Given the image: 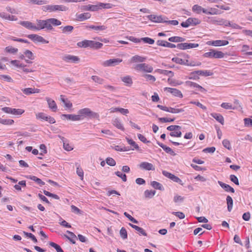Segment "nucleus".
Segmentation results:
<instances>
[{
  "label": "nucleus",
  "instance_id": "7c9ffc66",
  "mask_svg": "<svg viewBox=\"0 0 252 252\" xmlns=\"http://www.w3.org/2000/svg\"><path fill=\"white\" fill-rule=\"evenodd\" d=\"M60 29H62L63 33H66L71 32L74 28L72 26H66L65 27H61Z\"/></svg>",
  "mask_w": 252,
  "mask_h": 252
},
{
  "label": "nucleus",
  "instance_id": "bf43d9fd",
  "mask_svg": "<svg viewBox=\"0 0 252 252\" xmlns=\"http://www.w3.org/2000/svg\"><path fill=\"white\" fill-rule=\"evenodd\" d=\"M30 178L32 180L36 182L38 184L40 185V186H42L45 184V183L44 182H43L40 179H39L35 176H33L31 177Z\"/></svg>",
  "mask_w": 252,
  "mask_h": 252
},
{
  "label": "nucleus",
  "instance_id": "a19ab883",
  "mask_svg": "<svg viewBox=\"0 0 252 252\" xmlns=\"http://www.w3.org/2000/svg\"><path fill=\"white\" fill-rule=\"evenodd\" d=\"M123 82L127 85H131L132 84V80L129 76H126L121 78Z\"/></svg>",
  "mask_w": 252,
  "mask_h": 252
},
{
  "label": "nucleus",
  "instance_id": "0e129e2a",
  "mask_svg": "<svg viewBox=\"0 0 252 252\" xmlns=\"http://www.w3.org/2000/svg\"><path fill=\"white\" fill-rule=\"evenodd\" d=\"M124 214L126 218H127L129 219V220H130L132 222L135 223H138V221L134 218H133L131 215L128 214L127 213L125 212Z\"/></svg>",
  "mask_w": 252,
  "mask_h": 252
},
{
  "label": "nucleus",
  "instance_id": "37998d69",
  "mask_svg": "<svg viewBox=\"0 0 252 252\" xmlns=\"http://www.w3.org/2000/svg\"><path fill=\"white\" fill-rule=\"evenodd\" d=\"M192 10L193 12L200 14L202 12V7L198 4H195L192 6Z\"/></svg>",
  "mask_w": 252,
  "mask_h": 252
},
{
  "label": "nucleus",
  "instance_id": "5fc2aeb1",
  "mask_svg": "<svg viewBox=\"0 0 252 252\" xmlns=\"http://www.w3.org/2000/svg\"><path fill=\"white\" fill-rule=\"evenodd\" d=\"M188 64H186V65L190 66H200L201 65V63L200 62H194L191 61L189 62L188 60Z\"/></svg>",
  "mask_w": 252,
  "mask_h": 252
},
{
  "label": "nucleus",
  "instance_id": "338daca9",
  "mask_svg": "<svg viewBox=\"0 0 252 252\" xmlns=\"http://www.w3.org/2000/svg\"><path fill=\"white\" fill-rule=\"evenodd\" d=\"M76 173L77 175L80 177L81 180H83L84 172L82 168L77 167L76 169Z\"/></svg>",
  "mask_w": 252,
  "mask_h": 252
},
{
  "label": "nucleus",
  "instance_id": "1a4fd4ad",
  "mask_svg": "<svg viewBox=\"0 0 252 252\" xmlns=\"http://www.w3.org/2000/svg\"><path fill=\"white\" fill-rule=\"evenodd\" d=\"M162 173L164 176L171 179L173 181L176 183H178L182 185H183L182 180L177 176H176L175 175L171 174V173H169L165 170L162 171Z\"/></svg>",
  "mask_w": 252,
  "mask_h": 252
},
{
  "label": "nucleus",
  "instance_id": "f3484780",
  "mask_svg": "<svg viewBox=\"0 0 252 252\" xmlns=\"http://www.w3.org/2000/svg\"><path fill=\"white\" fill-rule=\"evenodd\" d=\"M218 184L226 191L231 192L232 193H234L235 192L234 189L229 185L225 184L221 181H218Z\"/></svg>",
  "mask_w": 252,
  "mask_h": 252
},
{
  "label": "nucleus",
  "instance_id": "b1692460",
  "mask_svg": "<svg viewBox=\"0 0 252 252\" xmlns=\"http://www.w3.org/2000/svg\"><path fill=\"white\" fill-rule=\"evenodd\" d=\"M156 72H157L160 74H164L165 75H168L170 77H173L174 76V73L172 71L163 70L160 69H157L155 70Z\"/></svg>",
  "mask_w": 252,
  "mask_h": 252
},
{
  "label": "nucleus",
  "instance_id": "49530a36",
  "mask_svg": "<svg viewBox=\"0 0 252 252\" xmlns=\"http://www.w3.org/2000/svg\"><path fill=\"white\" fill-rule=\"evenodd\" d=\"M36 118L37 119H41L43 120L46 121V119L47 118V116L45 113L42 112H39L38 113H36Z\"/></svg>",
  "mask_w": 252,
  "mask_h": 252
},
{
  "label": "nucleus",
  "instance_id": "412c9836",
  "mask_svg": "<svg viewBox=\"0 0 252 252\" xmlns=\"http://www.w3.org/2000/svg\"><path fill=\"white\" fill-rule=\"evenodd\" d=\"M194 73L197 74L198 75V76L199 75L209 76L213 74V73L212 72L207 70L194 71Z\"/></svg>",
  "mask_w": 252,
  "mask_h": 252
},
{
  "label": "nucleus",
  "instance_id": "13d9d810",
  "mask_svg": "<svg viewBox=\"0 0 252 252\" xmlns=\"http://www.w3.org/2000/svg\"><path fill=\"white\" fill-rule=\"evenodd\" d=\"M115 174L119 177L121 178L123 181L126 182L127 180L126 176L125 174H123L120 171H117L115 172Z\"/></svg>",
  "mask_w": 252,
  "mask_h": 252
},
{
  "label": "nucleus",
  "instance_id": "f704fd0d",
  "mask_svg": "<svg viewBox=\"0 0 252 252\" xmlns=\"http://www.w3.org/2000/svg\"><path fill=\"white\" fill-rule=\"evenodd\" d=\"M14 123L12 119H3L0 118V123L5 125H12Z\"/></svg>",
  "mask_w": 252,
  "mask_h": 252
},
{
  "label": "nucleus",
  "instance_id": "a211bd4d",
  "mask_svg": "<svg viewBox=\"0 0 252 252\" xmlns=\"http://www.w3.org/2000/svg\"><path fill=\"white\" fill-rule=\"evenodd\" d=\"M62 118H64L67 120H71L72 121H78L79 117L77 115L75 114H62Z\"/></svg>",
  "mask_w": 252,
  "mask_h": 252
},
{
  "label": "nucleus",
  "instance_id": "72a5a7b5",
  "mask_svg": "<svg viewBox=\"0 0 252 252\" xmlns=\"http://www.w3.org/2000/svg\"><path fill=\"white\" fill-rule=\"evenodd\" d=\"M190 26H196L201 23V21L195 18H188Z\"/></svg>",
  "mask_w": 252,
  "mask_h": 252
},
{
  "label": "nucleus",
  "instance_id": "dca6fc26",
  "mask_svg": "<svg viewBox=\"0 0 252 252\" xmlns=\"http://www.w3.org/2000/svg\"><path fill=\"white\" fill-rule=\"evenodd\" d=\"M20 24L28 29L35 31V25L29 21H21Z\"/></svg>",
  "mask_w": 252,
  "mask_h": 252
},
{
  "label": "nucleus",
  "instance_id": "a878e982",
  "mask_svg": "<svg viewBox=\"0 0 252 252\" xmlns=\"http://www.w3.org/2000/svg\"><path fill=\"white\" fill-rule=\"evenodd\" d=\"M221 107L226 110H234L237 109V106H233L231 103L223 102L220 105Z\"/></svg>",
  "mask_w": 252,
  "mask_h": 252
},
{
  "label": "nucleus",
  "instance_id": "0eeeda50",
  "mask_svg": "<svg viewBox=\"0 0 252 252\" xmlns=\"http://www.w3.org/2000/svg\"><path fill=\"white\" fill-rule=\"evenodd\" d=\"M135 68L137 70L143 71L149 73L152 72L153 70V68L152 66L145 63L137 64L135 66Z\"/></svg>",
  "mask_w": 252,
  "mask_h": 252
},
{
  "label": "nucleus",
  "instance_id": "f257e3e1",
  "mask_svg": "<svg viewBox=\"0 0 252 252\" xmlns=\"http://www.w3.org/2000/svg\"><path fill=\"white\" fill-rule=\"evenodd\" d=\"M61 22L56 18H49L45 20L37 19L35 31L42 29L52 30L53 29L52 25L57 26L61 25Z\"/></svg>",
  "mask_w": 252,
  "mask_h": 252
},
{
  "label": "nucleus",
  "instance_id": "5701e85b",
  "mask_svg": "<svg viewBox=\"0 0 252 252\" xmlns=\"http://www.w3.org/2000/svg\"><path fill=\"white\" fill-rule=\"evenodd\" d=\"M0 16L2 18L10 21H16L17 18L13 15H10L5 13H0Z\"/></svg>",
  "mask_w": 252,
  "mask_h": 252
},
{
  "label": "nucleus",
  "instance_id": "052dcab7",
  "mask_svg": "<svg viewBox=\"0 0 252 252\" xmlns=\"http://www.w3.org/2000/svg\"><path fill=\"white\" fill-rule=\"evenodd\" d=\"M185 44L186 49L196 48L199 46V44L197 43H185Z\"/></svg>",
  "mask_w": 252,
  "mask_h": 252
},
{
  "label": "nucleus",
  "instance_id": "c756f323",
  "mask_svg": "<svg viewBox=\"0 0 252 252\" xmlns=\"http://www.w3.org/2000/svg\"><path fill=\"white\" fill-rule=\"evenodd\" d=\"M226 202L228 211L230 212L233 207V200L232 197L229 195H228L226 197Z\"/></svg>",
  "mask_w": 252,
  "mask_h": 252
},
{
  "label": "nucleus",
  "instance_id": "9b49d317",
  "mask_svg": "<svg viewBox=\"0 0 252 252\" xmlns=\"http://www.w3.org/2000/svg\"><path fill=\"white\" fill-rule=\"evenodd\" d=\"M229 43L227 40H217L213 41H209L207 44L209 45H212L214 46H221L226 45Z\"/></svg>",
  "mask_w": 252,
  "mask_h": 252
},
{
  "label": "nucleus",
  "instance_id": "680f3d73",
  "mask_svg": "<svg viewBox=\"0 0 252 252\" xmlns=\"http://www.w3.org/2000/svg\"><path fill=\"white\" fill-rule=\"evenodd\" d=\"M181 127L180 126H175V125H171V126H168L167 127V129L169 131H171V132L173 131L174 130H178V129H181Z\"/></svg>",
  "mask_w": 252,
  "mask_h": 252
},
{
  "label": "nucleus",
  "instance_id": "6e6552de",
  "mask_svg": "<svg viewBox=\"0 0 252 252\" xmlns=\"http://www.w3.org/2000/svg\"><path fill=\"white\" fill-rule=\"evenodd\" d=\"M147 17L150 20L155 23H164L165 19H168L166 17L161 15L157 16L154 14L149 15Z\"/></svg>",
  "mask_w": 252,
  "mask_h": 252
},
{
  "label": "nucleus",
  "instance_id": "393cba45",
  "mask_svg": "<svg viewBox=\"0 0 252 252\" xmlns=\"http://www.w3.org/2000/svg\"><path fill=\"white\" fill-rule=\"evenodd\" d=\"M87 28H89L91 29L94 30L95 31H104L107 29V27L104 25H101V26H94V25H91L87 27Z\"/></svg>",
  "mask_w": 252,
  "mask_h": 252
},
{
  "label": "nucleus",
  "instance_id": "c9c22d12",
  "mask_svg": "<svg viewBox=\"0 0 252 252\" xmlns=\"http://www.w3.org/2000/svg\"><path fill=\"white\" fill-rule=\"evenodd\" d=\"M61 139L63 141V146L64 150L67 151H70L73 150V148L70 144L64 141V138L63 137L60 136Z\"/></svg>",
  "mask_w": 252,
  "mask_h": 252
},
{
  "label": "nucleus",
  "instance_id": "6e6d98bb",
  "mask_svg": "<svg viewBox=\"0 0 252 252\" xmlns=\"http://www.w3.org/2000/svg\"><path fill=\"white\" fill-rule=\"evenodd\" d=\"M5 50L6 52L14 54L18 51L17 48L12 47V46H7L5 48Z\"/></svg>",
  "mask_w": 252,
  "mask_h": 252
},
{
  "label": "nucleus",
  "instance_id": "e2e57ef3",
  "mask_svg": "<svg viewBox=\"0 0 252 252\" xmlns=\"http://www.w3.org/2000/svg\"><path fill=\"white\" fill-rule=\"evenodd\" d=\"M22 91L23 92V93L26 95H30L31 94H33V88H25L22 89Z\"/></svg>",
  "mask_w": 252,
  "mask_h": 252
},
{
  "label": "nucleus",
  "instance_id": "20e7f679",
  "mask_svg": "<svg viewBox=\"0 0 252 252\" xmlns=\"http://www.w3.org/2000/svg\"><path fill=\"white\" fill-rule=\"evenodd\" d=\"M42 9L44 11H65L68 10V8L62 5H47L43 6L42 7Z\"/></svg>",
  "mask_w": 252,
  "mask_h": 252
},
{
  "label": "nucleus",
  "instance_id": "79ce46f5",
  "mask_svg": "<svg viewBox=\"0 0 252 252\" xmlns=\"http://www.w3.org/2000/svg\"><path fill=\"white\" fill-rule=\"evenodd\" d=\"M49 245L55 249L57 252H64L61 247L59 245L55 243L54 242H50Z\"/></svg>",
  "mask_w": 252,
  "mask_h": 252
},
{
  "label": "nucleus",
  "instance_id": "58836bf2",
  "mask_svg": "<svg viewBox=\"0 0 252 252\" xmlns=\"http://www.w3.org/2000/svg\"><path fill=\"white\" fill-rule=\"evenodd\" d=\"M92 79L99 84H102L104 82V79L96 75H93L91 77Z\"/></svg>",
  "mask_w": 252,
  "mask_h": 252
},
{
  "label": "nucleus",
  "instance_id": "4be33fe9",
  "mask_svg": "<svg viewBox=\"0 0 252 252\" xmlns=\"http://www.w3.org/2000/svg\"><path fill=\"white\" fill-rule=\"evenodd\" d=\"M146 58L145 57H141L138 55L133 56L131 59V62L134 63H142L145 61Z\"/></svg>",
  "mask_w": 252,
  "mask_h": 252
},
{
  "label": "nucleus",
  "instance_id": "bb28decb",
  "mask_svg": "<svg viewBox=\"0 0 252 252\" xmlns=\"http://www.w3.org/2000/svg\"><path fill=\"white\" fill-rule=\"evenodd\" d=\"M113 125L118 129H120L123 131L125 130L124 127L118 119H115L114 120H113Z\"/></svg>",
  "mask_w": 252,
  "mask_h": 252
},
{
  "label": "nucleus",
  "instance_id": "c03bdc74",
  "mask_svg": "<svg viewBox=\"0 0 252 252\" xmlns=\"http://www.w3.org/2000/svg\"><path fill=\"white\" fill-rule=\"evenodd\" d=\"M25 56L30 60H32L34 59V56L33 54L32 51L27 50L24 52Z\"/></svg>",
  "mask_w": 252,
  "mask_h": 252
},
{
  "label": "nucleus",
  "instance_id": "09e8293b",
  "mask_svg": "<svg viewBox=\"0 0 252 252\" xmlns=\"http://www.w3.org/2000/svg\"><path fill=\"white\" fill-rule=\"evenodd\" d=\"M170 135L172 137H180L182 135V132L180 129H178L171 132Z\"/></svg>",
  "mask_w": 252,
  "mask_h": 252
},
{
  "label": "nucleus",
  "instance_id": "2f4dec72",
  "mask_svg": "<svg viewBox=\"0 0 252 252\" xmlns=\"http://www.w3.org/2000/svg\"><path fill=\"white\" fill-rule=\"evenodd\" d=\"M168 40L173 42H181L185 41V38L179 36H172L169 38Z\"/></svg>",
  "mask_w": 252,
  "mask_h": 252
},
{
  "label": "nucleus",
  "instance_id": "f8f14e48",
  "mask_svg": "<svg viewBox=\"0 0 252 252\" xmlns=\"http://www.w3.org/2000/svg\"><path fill=\"white\" fill-rule=\"evenodd\" d=\"M164 90L165 91H167L175 96H177L180 98H182L183 96L181 92L177 89L165 87L164 88Z\"/></svg>",
  "mask_w": 252,
  "mask_h": 252
},
{
  "label": "nucleus",
  "instance_id": "8fccbe9b",
  "mask_svg": "<svg viewBox=\"0 0 252 252\" xmlns=\"http://www.w3.org/2000/svg\"><path fill=\"white\" fill-rule=\"evenodd\" d=\"M28 2L33 4L42 5L45 3L44 0H29Z\"/></svg>",
  "mask_w": 252,
  "mask_h": 252
},
{
  "label": "nucleus",
  "instance_id": "c85d7f7f",
  "mask_svg": "<svg viewBox=\"0 0 252 252\" xmlns=\"http://www.w3.org/2000/svg\"><path fill=\"white\" fill-rule=\"evenodd\" d=\"M91 17V14L89 13H84L82 14H80L77 16V18L78 20L80 21H84L85 20L88 19L90 18Z\"/></svg>",
  "mask_w": 252,
  "mask_h": 252
},
{
  "label": "nucleus",
  "instance_id": "aec40b11",
  "mask_svg": "<svg viewBox=\"0 0 252 252\" xmlns=\"http://www.w3.org/2000/svg\"><path fill=\"white\" fill-rule=\"evenodd\" d=\"M211 116L215 119L218 122L220 123L221 124L223 125L224 119L223 116L219 113H213L211 114Z\"/></svg>",
  "mask_w": 252,
  "mask_h": 252
},
{
  "label": "nucleus",
  "instance_id": "4d7b16f0",
  "mask_svg": "<svg viewBox=\"0 0 252 252\" xmlns=\"http://www.w3.org/2000/svg\"><path fill=\"white\" fill-rule=\"evenodd\" d=\"M43 193L45 195H46L47 196L52 197L56 199H59V198H60L59 196L57 195V194L52 193L47 190H44Z\"/></svg>",
  "mask_w": 252,
  "mask_h": 252
},
{
  "label": "nucleus",
  "instance_id": "423d86ee",
  "mask_svg": "<svg viewBox=\"0 0 252 252\" xmlns=\"http://www.w3.org/2000/svg\"><path fill=\"white\" fill-rule=\"evenodd\" d=\"M122 61L123 60L121 59L113 58L103 62L102 65L104 67L115 66L122 63Z\"/></svg>",
  "mask_w": 252,
  "mask_h": 252
},
{
  "label": "nucleus",
  "instance_id": "4c0bfd02",
  "mask_svg": "<svg viewBox=\"0 0 252 252\" xmlns=\"http://www.w3.org/2000/svg\"><path fill=\"white\" fill-rule=\"evenodd\" d=\"M211 23L213 24H218L219 25H226L225 21H223V19H216L215 18H212L211 21Z\"/></svg>",
  "mask_w": 252,
  "mask_h": 252
},
{
  "label": "nucleus",
  "instance_id": "a18cd8bd",
  "mask_svg": "<svg viewBox=\"0 0 252 252\" xmlns=\"http://www.w3.org/2000/svg\"><path fill=\"white\" fill-rule=\"evenodd\" d=\"M141 41H143L144 43H148L149 44H153L155 42V40L148 37L141 38Z\"/></svg>",
  "mask_w": 252,
  "mask_h": 252
},
{
  "label": "nucleus",
  "instance_id": "f03ea898",
  "mask_svg": "<svg viewBox=\"0 0 252 252\" xmlns=\"http://www.w3.org/2000/svg\"><path fill=\"white\" fill-rule=\"evenodd\" d=\"M78 117L79 121L83 120L85 118L90 119H99V115L98 113L92 111L90 108H85L80 109L78 111Z\"/></svg>",
  "mask_w": 252,
  "mask_h": 252
},
{
  "label": "nucleus",
  "instance_id": "ea45409f",
  "mask_svg": "<svg viewBox=\"0 0 252 252\" xmlns=\"http://www.w3.org/2000/svg\"><path fill=\"white\" fill-rule=\"evenodd\" d=\"M126 140L128 143L133 147L132 150H134V149L137 150H139L138 145L133 140L127 138H126Z\"/></svg>",
  "mask_w": 252,
  "mask_h": 252
},
{
  "label": "nucleus",
  "instance_id": "2eb2a0df",
  "mask_svg": "<svg viewBox=\"0 0 252 252\" xmlns=\"http://www.w3.org/2000/svg\"><path fill=\"white\" fill-rule=\"evenodd\" d=\"M46 100L47 102L49 108L53 112H56L57 110V105L55 101L49 97H46Z\"/></svg>",
  "mask_w": 252,
  "mask_h": 252
},
{
  "label": "nucleus",
  "instance_id": "473e14b6",
  "mask_svg": "<svg viewBox=\"0 0 252 252\" xmlns=\"http://www.w3.org/2000/svg\"><path fill=\"white\" fill-rule=\"evenodd\" d=\"M155 190H149L147 189L144 191V196L146 198H151L155 195Z\"/></svg>",
  "mask_w": 252,
  "mask_h": 252
},
{
  "label": "nucleus",
  "instance_id": "69168bd1",
  "mask_svg": "<svg viewBox=\"0 0 252 252\" xmlns=\"http://www.w3.org/2000/svg\"><path fill=\"white\" fill-rule=\"evenodd\" d=\"M245 126L247 127H252V119L250 118H245L244 120Z\"/></svg>",
  "mask_w": 252,
  "mask_h": 252
},
{
  "label": "nucleus",
  "instance_id": "e433bc0d",
  "mask_svg": "<svg viewBox=\"0 0 252 252\" xmlns=\"http://www.w3.org/2000/svg\"><path fill=\"white\" fill-rule=\"evenodd\" d=\"M151 185L155 189H158L160 190L163 189L162 185L158 182L153 181L151 182Z\"/></svg>",
  "mask_w": 252,
  "mask_h": 252
},
{
  "label": "nucleus",
  "instance_id": "ddd939ff",
  "mask_svg": "<svg viewBox=\"0 0 252 252\" xmlns=\"http://www.w3.org/2000/svg\"><path fill=\"white\" fill-rule=\"evenodd\" d=\"M139 166L140 168L143 170H155V168L153 164L151 163H149L148 162H142L140 164H139Z\"/></svg>",
  "mask_w": 252,
  "mask_h": 252
},
{
  "label": "nucleus",
  "instance_id": "864d4df0",
  "mask_svg": "<svg viewBox=\"0 0 252 252\" xmlns=\"http://www.w3.org/2000/svg\"><path fill=\"white\" fill-rule=\"evenodd\" d=\"M203 56L206 58H215L214 50H210L209 52L204 53Z\"/></svg>",
  "mask_w": 252,
  "mask_h": 252
},
{
  "label": "nucleus",
  "instance_id": "39448f33",
  "mask_svg": "<svg viewBox=\"0 0 252 252\" xmlns=\"http://www.w3.org/2000/svg\"><path fill=\"white\" fill-rule=\"evenodd\" d=\"M1 110L3 112L6 113L12 114L16 116L21 115L25 112V110L24 109H15L9 107H3L1 108Z\"/></svg>",
  "mask_w": 252,
  "mask_h": 252
},
{
  "label": "nucleus",
  "instance_id": "de8ad7c7",
  "mask_svg": "<svg viewBox=\"0 0 252 252\" xmlns=\"http://www.w3.org/2000/svg\"><path fill=\"white\" fill-rule=\"evenodd\" d=\"M120 234L121 237L123 239H126L127 238V231L125 228L122 227L120 231Z\"/></svg>",
  "mask_w": 252,
  "mask_h": 252
},
{
  "label": "nucleus",
  "instance_id": "603ef678",
  "mask_svg": "<svg viewBox=\"0 0 252 252\" xmlns=\"http://www.w3.org/2000/svg\"><path fill=\"white\" fill-rule=\"evenodd\" d=\"M214 55L215 59L223 58L224 56V54L221 51H216L214 50Z\"/></svg>",
  "mask_w": 252,
  "mask_h": 252
},
{
  "label": "nucleus",
  "instance_id": "9d476101",
  "mask_svg": "<svg viewBox=\"0 0 252 252\" xmlns=\"http://www.w3.org/2000/svg\"><path fill=\"white\" fill-rule=\"evenodd\" d=\"M62 59L66 63H77L80 60V58L78 56L71 55H66L63 57Z\"/></svg>",
  "mask_w": 252,
  "mask_h": 252
},
{
  "label": "nucleus",
  "instance_id": "cd10ccee",
  "mask_svg": "<svg viewBox=\"0 0 252 252\" xmlns=\"http://www.w3.org/2000/svg\"><path fill=\"white\" fill-rule=\"evenodd\" d=\"M172 61L177 63L183 65H186L188 64V60H183L178 57H174L172 59Z\"/></svg>",
  "mask_w": 252,
  "mask_h": 252
},
{
  "label": "nucleus",
  "instance_id": "7ed1b4c3",
  "mask_svg": "<svg viewBox=\"0 0 252 252\" xmlns=\"http://www.w3.org/2000/svg\"><path fill=\"white\" fill-rule=\"evenodd\" d=\"M77 46L81 48L90 47L91 48L98 49L101 48L103 44L99 42L93 40H84L77 43Z\"/></svg>",
  "mask_w": 252,
  "mask_h": 252
},
{
  "label": "nucleus",
  "instance_id": "6ab92c4d",
  "mask_svg": "<svg viewBox=\"0 0 252 252\" xmlns=\"http://www.w3.org/2000/svg\"><path fill=\"white\" fill-rule=\"evenodd\" d=\"M129 225L133 228H134L135 230H136L140 235H142L145 236L147 235V233L141 227H140L136 225L131 224L130 223H129Z\"/></svg>",
  "mask_w": 252,
  "mask_h": 252
},
{
  "label": "nucleus",
  "instance_id": "3c124183",
  "mask_svg": "<svg viewBox=\"0 0 252 252\" xmlns=\"http://www.w3.org/2000/svg\"><path fill=\"white\" fill-rule=\"evenodd\" d=\"M106 162L111 166H114L116 164L115 160L113 158L110 157L106 158Z\"/></svg>",
  "mask_w": 252,
  "mask_h": 252
},
{
  "label": "nucleus",
  "instance_id": "774afa93",
  "mask_svg": "<svg viewBox=\"0 0 252 252\" xmlns=\"http://www.w3.org/2000/svg\"><path fill=\"white\" fill-rule=\"evenodd\" d=\"M223 146L228 150H230L231 148V144L229 140L227 139H224L222 141Z\"/></svg>",
  "mask_w": 252,
  "mask_h": 252
},
{
  "label": "nucleus",
  "instance_id": "4468645a",
  "mask_svg": "<svg viewBox=\"0 0 252 252\" xmlns=\"http://www.w3.org/2000/svg\"><path fill=\"white\" fill-rule=\"evenodd\" d=\"M27 37L30 39H32L33 41L48 43V41H46L43 37L37 34H29L27 36Z\"/></svg>",
  "mask_w": 252,
  "mask_h": 252
}]
</instances>
